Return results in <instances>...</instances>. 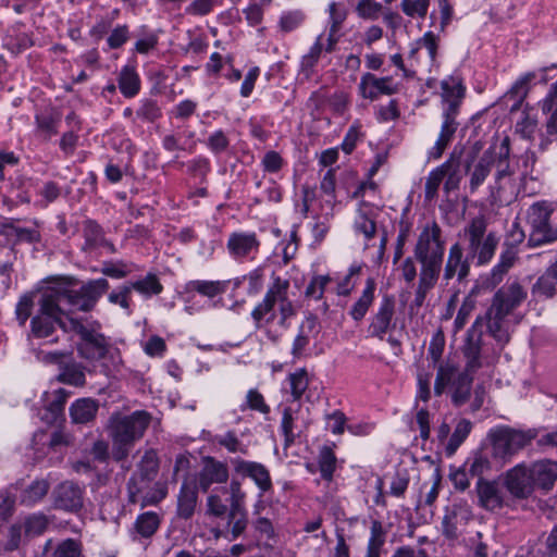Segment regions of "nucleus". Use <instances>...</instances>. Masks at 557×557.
Masks as SVG:
<instances>
[{
  "label": "nucleus",
  "instance_id": "52",
  "mask_svg": "<svg viewBox=\"0 0 557 557\" xmlns=\"http://www.w3.org/2000/svg\"><path fill=\"white\" fill-rule=\"evenodd\" d=\"M463 467L468 470L471 476L483 479L482 475L490 469V461L485 456L476 454L472 458L468 459Z\"/></svg>",
  "mask_w": 557,
  "mask_h": 557
},
{
  "label": "nucleus",
  "instance_id": "50",
  "mask_svg": "<svg viewBox=\"0 0 557 557\" xmlns=\"http://www.w3.org/2000/svg\"><path fill=\"white\" fill-rule=\"evenodd\" d=\"M557 281L548 275L547 272L542 274L532 287L533 294L552 298L556 294Z\"/></svg>",
  "mask_w": 557,
  "mask_h": 557
},
{
  "label": "nucleus",
  "instance_id": "44",
  "mask_svg": "<svg viewBox=\"0 0 557 557\" xmlns=\"http://www.w3.org/2000/svg\"><path fill=\"white\" fill-rule=\"evenodd\" d=\"M290 393L294 400H298L301 398L304 393L306 392L309 380L308 374L305 369H299L294 373L288 375Z\"/></svg>",
  "mask_w": 557,
  "mask_h": 557
},
{
  "label": "nucleus",
  "instance_id": "47",
  "mask_svg": "<svg viewBox=\"0 0 557 557\" xmlns=\"http://www.w3.org/2000/svg\"><path fill=\"white\" fill-rule=\"evenodd\" d=\"M430 0H401L400 8L409 17L423 18L428 14Z\"/></svg>",
  "mask_w": 557,
  "mask_h": 557
},
{
  "label": "nucleus",
  "instance_id": "61",
  "mask_svg": "<svg viewBox=\"0 0 557 557\" xmlns=\"http://www.w3.org/2000/svg\"><path fill=\"white\" fill-rule=\"evenodd\" d=\"M329 14H330V28H333V32H339L343 23L347 17V10L337 4L336 2H331L329 4Z\"/></svg>",
  "mask_w": 557,
  "mask_h": 557
},
{
  "label": "nucleus",
  "instance_id": "59",
  "mask_svg": "<svg viewBox=\"0 0 557 557\" xmlns=\"http://www.w3.org/2000/svg\"><path fill=\"white\" fill-rule=\"evenodd\" d=\"M101 272L113 278H122L132 272V267L123 261L104 262Z\"/></svg>",
  "mask_w": 557,
  "mask_h": 557
},
{
  "label": "nucleus",
  "instance_id": "55",
  "mask_svg": "<svg viewBox=\"0 0 557 557\" xmlns=\"http://www.w3.org/2000/svg\"><path fill=\"white\" fill-rule=\"evenodd\" d=\"M330 282L331 277L329 275L313 276L306 288V296L314 299H321L324 294V289Z\"/></svg>",
  "mask_w": 557,
  "mask_h": 557
},
{
  "label": "nucleus",
  "instance_id": "11",
  "mask_svg": "<svg viewBox=\"0 0 557 557\" xmlns=\"http://www.w3.org/2000/svg\"><path fill=\"white\" fill-rule=\"evenodd\" d=\"M445 240L441 226L432 221L420 232L413 249L417 261H444Z\"/></svg>",
  "mask_w": 557,
  "mask_h": 557
},
{
  "label": "nucleus",
  "instance_id": "35",
  "mask_svg": "<svg viewBox=\"0 0 557 557\" xmlns=\"http://www.w3.org/2000/svg\"><path fill=\"white\" fill-rule=\"evenodd\" d=\"M472 430V422L468 419H460L445 446L447 456H453L460 445L466 441Z\"/></svg>",
  "mask_w": 557,
  "mask_h": 557
},
{
  "label": "nucleus",
  "instance_id": "37",
  "mask_svg": "<svg viewBox=\"0 0 557 557\" xmlns=\"http://www.w3.org/2000/svg\"><path fill=\"white\" fill-rule=\"evenodd\" d=\"M119 88L126 98L136 96L140 89V81L136 71L124 66L119 76Z\"/></svg>",
  "mask_w": 557,
  "mask_h": 557
},
{
  "label": "nucleus",
  "instance_id": "4",
  "mask_svg": "<svg viewBox=\"0 0 557 557\" xmlns=\"http://www.w3.org/2000/svg\"><path fill=\"white\" fill-rule=\"evenodd\" d=\"M108 289L109 282L106 278H97L87 282L77 290L60 286L49 288L48 293L67 319L72 318L71 313L74 311L91 310Z\"/></svg>",
  "mask_w": 557,
  "mask_h": 557
},
{
  "label": "nucleus",
  "instance_id": "41",
  "mask_svg": "<svg viewBox=\"0 0 557 557\" xmlns=\"http://www.w3.org/2000/svg\"><path fill=\"white\" fill-rule=\"evenodd\" d=\"M318 463L322 479L331 481L336 469V456L331 447L323 446L320 449Z\"/></svg>",
  "mask_w": 557,
  "mask_h": 557
},
{
  "label": "nucleus",
  "instance_id": "38",
  "mask_svg": "<svg viewBox=\"0 0 557 557\" xmlns=\"http://www.w3.org/2000/svg\"><path fill=\"white\" fill-rule=\"evenodd\" d=\"M159 525V515L153 511H147L137 517L134 523V530L141 537H150L156 533Z\"/></svg>",
  "mask_w": 557,
  "mask_h": 557
},
{
  "label": "nucleus",
  "instance_id": "43",
  "mask_svg": "<svg viewBox=\"0 0 557 557\" xmlns=\"http://www.w3.org/2000/svg\"><path fill=\"white\" fill-rule=\"evenodd\" d=\"M138 467L140 475L144 480H153L159 469V462L156 451L152 449L147 450L144 454Z\"/></svg>",
  "mask_w": 557,
  "mask_h": 557
},
{
  "label": "nucleus",
  "instance_id": "23",
  "mask_svg": "<svg viewBox=\"0 0 557 557\" xmlns=\"http://www.w3.org/2000/svg\"><path fill=\"white\" fill-rule=\"evenodd\" d=\"M481 325V318H478L468 331L467 343L463 347V354L467 358V371L475 372L481 367V347H482V332L479 329Z\"/></svg>",
  "mask_w": 557,
  "mask_h": 557
},
{
  "label": "nucleus",
  "instance_id": "22",
  "mask_svg": "<svg viewBox=\"0 0 557 557\" xmlns=\"http://www.w3.org/2000/svg\"><path fill=\"white\" fill-rule=\"evenodd\" d=\"M395 312V302L391 297H384L379 306L377 311L372 317L369 325L371 336L383 339L384 335L391 327V323Z\"/></svg>",
  "mask_w": 557,
  "mask_h": 557
},
{
  "label": "nucleus",
  "instance_id": "28",
  "mask_svg": "<svg viewBox=\"0 0 557 557\" xmlns=\"http://www.w3.org/2000/svg\"><path fill=\"white\" fill-rule=\"evenodd\" d=\"M83 234L85 238L83 250L94 251L102 247L111 253L115 252L114 245L104 238L102 228L96 222L91 220L86 221L84 223Z\"/></svg>",
  "mask_w": 557,
  "mask_h": 557
},
{
  "label": "nucleus",
  "instance_id": "58",
  "mask_svg": "<svg viewBox=\"0 0 557 557\" xmlns=\"http://www.w3.org/2000/svg\"><path fill=\"white\" fill-rule=\"evenodd\" d=\"M137 116L146 122H154L161 116V109L154 100H144L136 112Z\"/></svg>",
  "mask_w": 557,
  "mask_h": 557
},
{
  "label": "nucleus",
  "instance_id": "6",
  "mask_svg": "<svg viewBox=\"0 0 557 557\" xmlns=\"http://www.w3.org/2000/svg\"><path fill=\"white\" fill-rule=\"evenodd\" d=\"M467 251L478 265H485L493 259L499 244V237L487 230V221L479 215L471 219L463 227Z\"/></svg>",
  "mask_w": 557,
  "mask_h": 557
},
{
  "label": "nucleus",
  "instance_id": "16",
  "mask_svg": "<svg viewBox=\"0 0 557 557\" xmlns=\"http://www.w3.org/2000/svg\"><path fill=\"white\" fill-rule=\"evenodd\" d=\"M231 465L237 474L248 476L256 483L260 490V496L272 488L270 472L262 463L232 458Z\"/></svg>",
  "mask_w": 557,
  "mask_h": 557
},
{
  "label": "nucleus",
  "instance_id": "53",
  "mask_svg": "<svg viewBox=\"0 0 557 557\" xmlns=\"http://www.w3.org/2000/svg\"><path fill=\"white\" fill-rule=\"evenodd\" d=\"M131 299H132V287L125 284L119 287L117 290H113L109 294L108 300L111 304L119 305L128 313L131 312Z\"/></svg>",
  "mask_w": 557,
  "mask_h": 557
},
{
  "label": "nucleus",
  "instance_id": "63",
  "mask_svg": "<svg viewBox=\"0 0 557 557\" xmlns=\"http://www.w3.org/2000/svg\"><path fill=\"white\" fill-rule=\"evenodd\" d=\"M48 525V520L44 515H33L25 520V532L32 535L41 534Z\"/></svg>",
  "mask_w": 557,
  "mask_h": 557
},
{
  "label": "nucleus",
  "instance_id": "42",
  "mask_svg": "<svg viewBox=\"0 0 557 557\" xmlns=\"http://www.w3.org/2000/svg\"><path fill=\"white\" fill-rule=\"evenodd\" d=\"M58 380L69 385L83 386L85 385V373L79 364L70 363L62 369Z\"/></svg>",
  "mask_w": 557,
  "mask_h": 557
},
{
  "label": "nucleus",
  "instance_id": "54",
  "mask_svg": "<svg viewBox=\"0 0 557 557\" xmlns=\"http://www.w3.org/2000/svg\"><path fill=\"white\" fill-rule=\"evenodd\" d=\"M304 14L300 11H288L282 14L278 26L283 33H289L300 26L304 21Z\"/></svg>",
  "mask_w": 557,
  "mask_h": 557
},
{
  "label": "nucleus",
  "instance_id": "40",
  "mask_svg": "<svg viewBox=\"0 0 557 557\" xmlns=\"http://www.w3.org/2000/svg\"><path fill=\"white\" fill-rule=\"evenodd\" d=\"M132 290H136L145 297L159 295L163 290V286L154 274H148L144 278L128 284Z\"/></svg>",
  "mask_w": 557,
  "mask_h": 557
},
{
  "label": "nucleus",
  "instance_id": "48",
  "mask_svg": "<svg viewBox=\"0 0 557 557\" xmlns=\"http://www.w3.org/2000/svg\"><path fill=\"white\" fill-rule=\"evenodd\" d=\"M383 5L374 0H360L356 7V12L363 20L375 21L380 17Z\"/></svg>",
  "mask_w": 557,
  "mask_h": 557
},
{
  "label": "nucleus",
  "instance_id": "14",
  "mask_svg": "<svg viewBox=\"0 0 557 557\" xmlns=\"http://www.w3.org/2000/svg\"><path fill=\"white\" fill-rule=\"evenodd\" d=\"M469 255L465 256L463 248L459 243L450 246L444 264L442 281L447 286L449 282L457 277L458 282L465 281L470 273Z\"/></svg>",
  "mask_w": 557,
  "mask_h": 557
},
{
  "label": "nucleus",
  "instance_id": "2",
  "mask_svg": "<svg viewBox=\"0 0 557 557\" xmlns=\"http://www.w3.org/2000/svg\"><path fill=\"white\" fill-rule=\"evenodd\" d=\"M151 422V414L145 410H136L131 414L113 412L107 424L112 442L114 461H125L135 443L139 441Z\"/></svg>",
  "mask_w": 557,
  "mask_h": 557
},
{
  "label": "nucleus",
  "instance_id": "36",
  "mask_svg": "<svg viewBox=\"0 0 557 557\" xmlns=\"http://www.w3.org/2000/svg\"><path fill=\"white\" fill-rule=\"evenodd\" d=\"M50 484L47 480H35L25 490H23L20 502L25 506H32L41 500L48 493Z\"/></svg>",
  "mask_w": 557,
  "mask_h": 557
},
{
  "label": "nucleus",
  "instance_id": "18",
  "mask_svg": "<svg viewBox=\"0 0 557 557\" xmlns=\"http://www.w3.org/2000/svg\"><path fill=\"white\" fill-rule=\"evenodd\" d=\"M360 95L370 100L377 99L382 95L391 96L397 92V86L393 77H376L372 73H364L359 83Z\"/></svg>",
  "mask_w": 557,
  "mask_h": 557
},
{
  "label": "nucleus",
  "instance_id": "10",
  "mask_svg": "<svg viewBox=\"0 0 557 557\" xmlns=\"http://www.w3.org/2000/svg\"><path fill=\"white\" fill-rule=\"evenodd\" d=\"M554 207L547 201H537L527 211V222L531 227L530 242L534 246L557 239V228L552 227L549 219Z\"/></svg>",
  "mask_w": 557,
  "mask_h": 557
},
{
  "label": "nucleus",
  "instance_id": "60",
  "mask_svg": "<svg viewBox=\"0 0 557 557\" xmlns=\"http://www.w3.org/2000/svg\"><path fill=\"white\" fill-rule=\"evenodd\" d=\"M355 230L357 233L362 234L367 240H369L374 237L376 225L375 222L364 213H359L355 220Z\"/></svg>",
  "mask_w": 557,
  "mask_h": 557
},
{
  "label": "nucleus",
  "instance_id": "31",
  "mask_svg": "<svg viewBox=\"0 0 557 557\" xmlns=\"http://www.w3.org/2000/svg\"><path fill=\"white\" fill-rule=\"evenodd\" d=\"M375 290H376V282L373 277H368L366 281L364 288L362 289L361 295L359 298L355 301V304L351 306L349 310V315L355 321H361L369 308L372 306L374 298H375Z\"/></svg>",
  "mask_w": 557,
  "mask_h": 557
},
{
  "label": "nucleus",
  "instance_id": "8",
  "mask_svg": "<svg viewBox=\"0 0 557 557\" xmlns=\"http://www.w3.org/2000/svg\"><path fill=\"white\" fill-rule=\"evenodd\" d=\"M473 372L458 369L449 363H441L437 367V373L434 384V393L441 396L446 387L450 385L451 403L456 407H461L469 401L471 396L472 374Z\"/></svg>",
  "mask_w": 557,
  "mask_h": 557
},
{
  "label": "nucleus",
  "instance_id": "39",
  "mask_svg": "<svg viewBox=\"0 0 557 557\" xmlns=\"http://www.w3.org/2000/svg\"><path fill=\"white\" fill-rule=\"evenodd\" d=\"M450 169V161H446L429 174L425 182V198L428 200L433 199L437 195L438 187Z\"/></svg>",
  "mask_w": 557,
  "mask_h": 557
},
{
  "label": "nucleus",
  "instance_id": "33",
  "mask_svg": "<svg viewBox=\"0 0 557 557\" xmlns=\"http://www.w3.org/2000/svg\"><path fill=\"white\" fill-rule=\"evenodd\" d=\"M228 283V281L193 280L185 285V290L207 298H214L227 290Z\"/></svg>",
  "mask_w": 557,
  "mask_h": 557
},
{
  "label": "nucleus",
  "instance_id": "46",
  "mask_svg": "<svg viewBox=\"0 0 557 557\" xmlns=\"http://www.w3.org/2000/svg\"><path fill=\"white\" fill-rule=\"evenodd\" d=\"M52 557H83L82 543L73 539H66L57 545Z\"/></svg>",
  "mask_w": 557,
  "mask_h": 557
},
{
  "label": "nucleus",
  "instance_id": "57",
  "mask_svg": "<svg viewBox=\"0 0 557 557\" xmlns=\"http://www.w3.org/2000/svg\"><path fill=\"white\" fill-rule=\"evenodd\" d=\"M409 485L407 471H397L391 481L389 494L394 497H403Z\"/></svg>",
  "mask_w": 557,
  "mask_h": 557
},
{
  "label": "nucleus",
  "instance_id": "49",
  "mask_svg": "<svg viewBox=\"0 0 557 557\" xmlns=\"http://www.w3.org/2000/svg\"><path fill=\"white\" fill-rule=\"evenodd\" d=\"M245 408L258 411L262 414L270 412V407L265 403L263 395L255 388L247 392L245 406H242V410H245Z\"/></svg>",
  "mask_w": 557,
  "mask_h": 557
},
{
  "label": "nucleus",
  "instance_id": "12",
  "mask_svg": "<svg viewBox=\"0 0 557 557\" xmlns=\"http://www.w3.org/2000/svg\"><path fill=\"white\" fill-rule=\"evenodd\" d=\"M245 499L246 493L242 488V483L237 480H232L230 483V510L227 515L228 530L224 535L228 541L236 540L247 528L248 518Z\"/></svg>",
  "mask_w": 557,
  "mask_h": 557
},
{
  "label": "nucleus",
  "instance_id": "24",
  "mask_svg": "<svg viewBox=\"0 0 557 557\" xmlns=\"http://www.w3.org/2000/svg\"><path fill=\"white\" fill-rule=\"evenodd\" d=\"M458 113L443 111V123L437 140L429 151V158L437 160L442 157L443 152L451 141L457 128L458 122L456 121Z\"/></svg>",
  "mask_w": 557,
  "mask_h": 557
},
{
  "label": "nucleus",
  "instance_id": "5",
  "mask_svg": "<svg viewBox=\"0 0 557 557\" xmlns=\"http://www.w3.org/2000/svg\"><path fill=\"white\" fill-rule=\"evenodd\" d=\"M289 281L277 275H272V283L269 286L263 299L251 312V317L258 326L262 322L272 323L276 317L274 307L278 306L280 325H285L288 318L295 314L293 302L288 298Z\"/></svg>",
  "mask_w": 557,
  "mask_h": 557
},
{
  "label": "nucleus",
  "instance_id": "1",
  "mask_svg": "<svg viewBox=\"0 0 557 557\" xmlns=\"http://www.w3.org/2000/svg\"><path fill=\"white\" fill-rule=\"evenodd\" d=\"M510 139L505 137L496 151L491 146L475 162H463L466 174L469 176V189L474 194L491 175L495 173L488 185L490 202L492 205L509 202L516 195L515 171L509 162Z\"/></svg>",
  "mask_w": 557,
  "mask_h": 557
},
{
  "label": "nucleus",
  "instance_id": "15",
  "mask_svg": "<svg viewBox=\"0 0 557 557\" xmlns=\"http://www.w3.org/2000/svg\"><path fill=\"white\" fill-rule=\"evenodd\" d=\"M261 243L253 232H233L227 239V250L234 259H253Z\"/></svg>",
  "mask_w": 557,
  "mask_h": 557
},
{
  "label": "nucleus",
  "instance_id": "9",
  "mask_svg": "<svg viewBox=\"0 0 557 557\" xmlns=\"http://www.w3.org/2000/svg\"><path fill=\"white\" fill-rule=\"evenodd\" d=\"M71 320L75 319H66L65 313L61 311L48 290H46L40 299L39 312L32 319V333L37 338H45L54 332L57 325L64 332H72V329L67 327Z\"/></svg>",
  "mask_w": 557,
  "mask_h": 557
},
{
  "label": "nucleus",
  "instance_id": "29",
  "mask_svg": "<svg viewBox=\"0 0 557 557\" xmlns=\"http://www.w3.org/2000/svg\"><path fill=\"white\" fill-rule=\"evenodd\" d=\"M441 38L433 32H426L424 35L410 45L408 58L410 60L419 61V50L424 48L428 52L429 64L434 65L437 60Z\"/></svg>",
  "mask_w": 557,
  "mask_h": 557
},
{
  "label": "nucleus",
  "instance_id": "7",
  "mask_svg": "<svg viewBox=\"0 0 557 557\" xmlns=\"http://www.w3.org/2000/svg\"><path fill=\"white\" fill-rule=\"evenodd\" d=\"M536 436L535 430H517L506 425L493 428L487 434L493 456L504 461L510 460Z\"/></svg>",
  "mask_w": 557,
  "mask_h": 557
},
{
  "label": "nucleus",
  "instance_id": "19",
  "mask_svg": "<svg viewBox=\"0 0 557 557\" xmlns=\"http://www.w3.org/2000/svg\"><path fill=\"white\" fill-rule=\"evenodd\" d=\"M420 263L419 282L416 288L414 301L421 306L428 293L435 286L440 278L443 261H418Z\"/></svg>",
  "mask_w": 557,
  "mask_h": 557
},
{
  "label": "nucleus",
  "instance_id": "64",
  "mask_svg": "<svg viewBox=\"0 0 557 557\" xmlns=\"http://www.w3.org/2000/svg\"><path fill=\"white\" fill-rule=\"evenodd\" d=\"M535 78L534 73H527L521 76L510 88L508 95L511 97H516L521 101L528 94L529 83Z\"/></svg>",
  "mask_w": 557,
  "mask_h": 557
},
{
  "label": "nucleus",
  "instance_id": "30",
  "mask_svg": "<svg viewBox=\"0 0 557 557\" xmlns=\"http://www.w3.org/2000/svg\"><path fill=\"white\" fill-rule=\"evenodd\" d=\"M198 495L197 485L191 481H184L177 496V516L189 519L195 512Z\"/></svg>",
  "mask_w": 557,
  "mask_h": 557
},
{
  "label": "nucleus",
  "instance_id": "3",
  "mask_svg": "<svg viewBox=\"0 0 557 557\" xmlns=\"http://www.w3.org/2000/svg\"><path fill=\"white\" fill-rule=\"evenodd\" d=\"M525 299L527 292L518 282L506 284L494 294L485 318L488 333L502 347L510 341L505 318L520 307Z\"/></svg>",
  "mask_w": 557,
  "mask_h": 557
},
{
  "label": "nucleus",
  "instance_id": "21",
  "mask_svg": "<svg viewBox=\"0 0 557 557\" xmlns=\"http://www.w3.org/2000/svg\"><path fill=\"white\" fill-rule=\"evenodd\" d=\"M228 475V469L224 462L207 457L198 476L199 488L206 493L212 484L226 483Z\"/></svg>",
  "mask_w": 557,
  "mask_h": 557
},
{
  "label": "nucleus",
  "instance_id": "20",
  "mask_svg": "<svg viewBox=\"0 0 557 557\" xmlns=\"http://www.w3.org/2000/svg\"><path fill=\"white\" fill-rule=\"evenodd\" d=\"M57 508L76 512L83 507V490L71 481L59 484L53 491Z\"/></svg>",
  "mask_w": 557,
  "mask_h": 557
},
{
  "label": "nucleus",
  "instance_id": "56",
  "mask_svg": "<svg viewBox=\"0 0 557 557\" xmlns=\"http://www.w3.org/2000/svg\"><path fill=\"white\" fill-rule=\"evenodd\" d=\"M207 146L213 153H222L228 148L230 139L222 129H218L209 135Z\"/></svg>",
  "mask_w": 557,
  "mask_h": 557
},
{
  "label": "nucleus",
  "instance_id": "25",
  "mask_svg": "<svg viewBox=\"0 0 557 557\" xmlns=\"http://www.w3.org/2000/svg\"><path fill=\"white\" fill-rule=\"evenodd\" d=\"M442 100L446 112L459 113L465 97V87L459 78L448 77L441 83Z\"/></svg>",
  "mask_w": 557,
  "mask_h": 557
},
{
  "label": "nucleus",
  "instance_id": "17",
  "mask_svg": "<svg viewBox=\"0 0 557 557\" xmlns=\"http://www.w3.org/2000/svg\"><path fill=\"white\" fill-rule=\"evenodd\" d=\"M505 486L513 497H528L534 487L529 468L524 463H519L508 470L505 475Z\"/></svg>",
  "mask_w": 557,
  "mask_h": 557
},
{
  "label": "nucleus",
  "instance_id": "13",
  "mask_svg": "<svg viewBox=\"0 0 557 557\" xmlns=\"http://www.w3.org/2000/svg\"><path fill=\"white\" fill-rule=\"evenodd\" d=\"M72 332L77 333L82 343L78 347L79 355L88 360L102 359L108 352V342L106 337L96 332L94 327H87L79 320H71L67 324Z\"/></svg>",
  "mask_w": 557,
  "mask_h": 557
},
{
  "label": "nucleus",
  "instance_id": "32",
  "mask_svg": "<svg viewBox=\"0 0 557 557\" xmlns=\"http://www.w3.org/2000/svg\"><path fill=\"white\" fill-rule=\"evenodd\" d=\"M99 410V403L92 398H81L70 407V417L73 423L86 424L91 422Z\"/></svg>",
  "mask_w": 557,
  "mask_h": 557
},
{
  "label": "nucleus",
  "instance_id": "51",
  "mask_svg": "<svg viewBox=\"0 0 557 557\" xmlns=\"http://www.w3.org/2000/svg\"><path fill=\"white\" fill-rule=\"evenodd\" d=\"M370 532H371V535L369 539L367 550L380 552L381 547L385 543V536H386V532L383 528L382 522L379 520H373L371 522Z\"/></svg>",
  "mask_w": 557,
  "mask_h": 557
},
{
  "label": "nucleus",
  "instance_id": "27",
  "mask_svg": "<svg viewBox=\"0 0 557 557\" xmlns=\"http://www.w3.org/2000/svg\"><path fill=\"white\" fill-rule=\"evenodd\" d=\"M534 486L543 490L550 488L557 480V462L540 460L529 468Z\"/></svg>",
  "mask_w": 557,
  "mask_h": 557
},
{
  "label": "nucleus",
  "instance_id": "62",
  "mask_svg": "<svg viewBox=\"0 0 557 557\" xmlns=\"http://www.w3.org/2000/svg\"><path fill=\"white\" fill-rule=\"evenodd\" d=\"M445 347V335L442 330H437L431 339L430 346H429V356L433 360L434 363H437L443 355Z\"/></svg>",
  "mask_w": 557,
  "mask_h": 557
},
{
  "label": "nucleus",
  "instance_id": "34",
  "mask_svg": "<svg viewBox=\"0 0 557 557\" xmlns=\"http://www.w3.org/2000/svg\"><path fill=\"white\" fill-rule=\"evenodd\" d=\"M544 113L552 112L546 124V132L553 140H557V81L552 85L549 94L542 102Z\"/></svg>",
  "mask_w": 557,
  "mask_h": 557
},
{
  "label": "nucleus",
  "instance_id": "45",
  "mask_svg": "<svg viewBox=\"0 0 557 557\" xmlns=\"http://www.w3.org/2000/svg\"><path fill=\"white\" fill-rule=\"evenodd\" d=\"M216 443L232 454H248V446L245 445L234 432H227L216 437Z\"/></svg>",
  "mask_w": 557,
  "mask_h": 557
},
{
  "label": "nucleus",
  "instance_id": "26",
  "mask_svg": "<svg viewBox=\"0 0 557 557\" xmlns=\"http://www.w3.org/2000/svg\"><path fill=\"white\" fill-rule=\"evenodd\" d=\"M476 494L479 504L484 509L494 511L503 507V493L496 482L478 479Z\"/></svg>",
  "mask_w": 557,
  "mask_h": 557
}]
</instances>
